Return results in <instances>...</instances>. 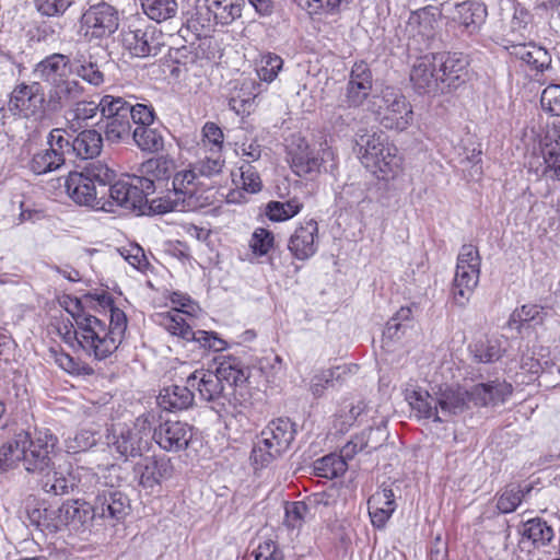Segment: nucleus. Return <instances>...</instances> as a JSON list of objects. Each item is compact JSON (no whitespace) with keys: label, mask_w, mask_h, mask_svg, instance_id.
<instances>
[{"label":"nucleus","mask_w":560,"mask_h":560,"mask_svg":"<svg viewBox=\"0 0 560 560\" xmlns=\"http://www.w3.org/2000/svg\"><path fill=\"white\" fill-rule=\"evenodd\" d=\"M217 360L215 371L196 370L186 377V383L220 417L241 413L247 404L249 369L234 355H221Z\"/></svg>","instance_id":"1"},{"label":"nucleus","mask_w":560,"mask_h":560,"mask_svg":"<svg viewBox=\"0 0 560 560\" xmlns=\"http://www.w3.org/2000/svg\"><path fill=\"white\" fill-rule=\"evenodd\" d=\"M145 173L152 174V177L132 176L127 180L115 182L108 189L110 201L126 210H139L145 213L149 210L150 202L148 196L155 192L156 189L171 191V178L173 177L174 164L166 159L149 160L144 165Z\"/></svg>","instance_id":"2"},{"label":"nucleus","mask_w":560,"mask_h":560,"mask_svg":"<svg viewBox=\"0 0 560 560\" xmlns=\"http://www.w3.org/2000/svg\"><path fill=\"white\" fill-rule=\"evenodd\" d=\"M95 295L88 293L82 298L72 296V324L73 338L80 348L89 355L97 361H102L110 357L120 346V341L113 336L106 324L98 319L95 315L85 311V304L93 303Z\"/></svg>","instance_id":"3"},{"label":"nucleus","mask_w":560,"mask_h":560,"mask_svg":"<svg viewBox=\"0 0 560 560\" xmlns=\"http://www.w3.org/2000/svg\"><path fill=\"white\" fill-rule=\"evenodd\" d=\"M129 510V498L113 488L97 491L93 502L85 498H72V532L80 535L90 533L96 520L114 526L125 520Z\"/></svg>","instance_id":"4"},{"label":"nucleus","mask_w":560,"mask_h":560,"mask_svg":"<svg viewBox=\"0 0 560 560\" xmlns=\"http://www.w3.org/2000/svg\"><path fill=\"white\" fill-rule=\"evenodd\" d=\"M116 173L101 161L89 162L83 167L77 165L72 170V201L92 209H104V196L97 187L104 189L114 185ZM107 211H113L107 209Z\"/></svg>","instance_id":"5"},{"label":"nucleus","mask_w":560,"mask_h":560,"mask_svg":"<svg viewBox=\"0 0 560 560\" xmlns=\"http://www.w3.org/2000/svg\"><path fill=\"white\" fill-rule=\"evenodd\" d=\"M208 185L200 180L196 171L189 165L173 174L171 191L165 198L152 199L149 211L163 214L174 210L191 211L202 206L199 192H202Z\"/></svg>","instance_id":"6"},{"label":"nucleus","mask_w":560,"mask_h":560,"mask_svg":"<svg viewBox=\"0 0 560 560\" xmlns=\"http://www.w3.org/2000/svg\"><path fill=\"white\" fill-rule=\"evenodd\" d=\"M296 428L289 418L280 417L271 420L260 433V439L250 453V462L255 469L269 466L281 457L295 439Z\"/></svg>","instance_id":"7"},{"label":"nucleus","mask_w":560,"mask_h":560,"mask_svg":"<svg viewBox=\"0 0 560 560\" xmlns=\"http://www.w3.org/2000/svg\"><path fill=\"white\" fill-rule=\"evenodd\" d=\"M374 98L371 110L384 128L404 131L412 124V106L400 90L386 86L381 91V95Z\"/></svg>","instance_id":"8"},{"label":"nucleus","mask_w":560,"mask_h":560,"mask_svg":"<svg viewBox=\"0 0 560 560\" xmlns=\"http://www.w3.org/2000/svg\"><path fill=\"white\" fill-rule=\"evenodd\" d=\"M34 74L51 85L50 102L61 104L70 100V66L66 55L48 56L36 66Z\"/></svg>","instance_id":"9"},{"label":"nucleus","mask_w":560,"mask_h":560,"mask_svg":"<svg viewBox=\"0 0 560 560\" xmlns=\"http://www.w3.org/2000/svg\"><path fill=\"white\" fill-rule=\"evenodd\" d=\"M58 442L49 430H38L30 440L22 442V463L30 474L42 475L51 466V453Z\"/></svg>","instance_id":"10"},{"label":"nucleus","mask_w":560,"mask_h":560,"mask_svg":"<svg viewBox=\"0 0 560 560\" xmlns=\"http://www.w3.org/2000/svg\"><path fill=\"white\" fill-rule=\"evenodd\" d=\"M119 25L117 10L108 3L102 2L90 5L80 19L78 33L85 38H105L114 34Z\"/></svg>","instance_id":"11"},{"label":"nucleus","mask_w":560,"mask_h":560,"mask_svg":"<svg viewBox=\"0 0 560 560\" xmlns=\"http://www.w3.org/2000/svg\"><path fill=\"white\" fill-rule=\"evenodd\" d=\"M287 153L293 173L300 177L318 174L323 162L335 159V152L330 148L324 149L323 156L319 159L301 136H292Z\"/></svg>","instance_id":"12"},{"label":"nucleus","mask_w":560,"mask_h":560,"mask_svg":"<svg viewBox=\"0 0 560 560\" xmlns=\"http://www.w3.org/2000/svg\"><path fill=\"white\" fill-rule=\"evenodd\" d=\"M152 422L150 416H140L131 428L124 427L119 430L113 447L124 457L141 456L149 447Z\"/></svg>","instance_id":"13"},{"label":"nucleus","mask_w":560,"mask_h":560,"mask_svg":"<svg viewBox=\"0 0 560 560\" xmlns=\"http://www.w3.org/2000/svg\"><path fill=\"white\" fill-rule=\"evenodd\" d=\"M163 34L155 26L128 27L121 32L122 47L133 57L156 56L163 47Z\"/></svg>","instance_id":"14"},{"label":"nucleus","mask_w":560,"mask_h":560,"mask_svg":"<svg viewBox=\"0 0 560 560\" xmlns=\"http://www.w3.org/2000/svg\"><path fill=\"white\" fill-rule=\"evenodd\" d=\"M373 74L365 61H357L351 68L339 108H358L364 104L372 92Z\"/></svg>","instance_id":"15"},{"label":"nucleus","mask_w":560,"mask_h":560,"mask_svg":"<svg viewBox=\"0 0 560 560\" xmlns=\"http://www.w3.org/2000/svg\"><path fill=\"white\" fill-rule=\"evenodd\" d=\"M245 0H203L197 14L202 26H229L242 18Z\"/></svg>","instance_id":"16"},{"label":"nucleus","mask_w":560,"mask_h":560,"mask_svg":"<svg viewBox=\"0 0 560 560\" xmlns=\"http://www.w3.org/2000/svg\"><path fill=\"white\" fill-rule=\"evenodd\" d=\"M194 428L179 420H165L151 432V439L164 451L178 453L186 450L192 439Z\"/></svg>","instance_id":"17"},{"label":"nucleus","mask_w":560,"mask_h":560,"mask_svg":"<svg viewBox=\"0 0 560 560\" xmlns=\"http://www.w3.org/2000/svg\"><path fill=\"white\" fill-rule=\"evenodd\" d=\"M542 162L537 159L538 165L529 162V171L538 178L560 180V128L553 127L547 130L541 140Z\"/></svg>","instance_id":"18"},{"label":"nucleus","mask_w":560,"mask_h":560,"mask_svg":"<svg viewBox=\"0 0 560 560\" xmlns=\"http://www.w3.org/2000/svg\"><path fill=\"white\" fill-rule=\"evenodd\" d=\"M156 317L159 325L172 336L186 342H194L207 350L208 345H211L213 331L194 330L180 311L159 313Z\"/></svg>","instance_id":"19"},{"label":"nucleus","mask_w":560,"mask_h":560,"mask_svg":"<svg viewBox=\"0 0 560 560\" xmlns=\"http://www.w3.org/2000/svg\"><path fill=\"white\" fill-rule=\"evenodd\" d=\"M44 102V92L38 82L21 83L11 92L8 106L12 114L27 118L42 113Z\"/></svg>","instance_id":"20"},{"label":"nucleus","mask_w":560,"mask_h":560,"mask_svg":"<svg viewBox=\"0 0 560 560\" xmlns=\"http://www.w3.org/2000/svg\"><path fill=\"white\" fill-rule=\"evenodd\" d=\"M133 472L143 489L153 490L162 480L172 478L174 466L168 457L147 456L135 465Z\"/></svg>","instance_id":"21"},{"label":"nucleus","mask_w":560,"mask_h":560,"mask_svg":"<svg viewBox=\"0 0 560 560\" xmlns=\"http://www.w3.org/2000/svg\"><path fill=\"white\" fill-rule=\"evenodd\" d=\"M488 18L487 5L479 0L456 2L452 10V22L466 34H477Z\"/></svg>","instance_id":"22"},{"label":"nucleus","mask_w":560,"mask_h":560,"mask_svg":"<svg viewBox=\"0 0 560 560\" xmlns=\"http://www.w3.org/2000/svg\"><path fill=\"white\" fill-rule=\"evenodd\" d=\"M433 59L440 63L439 73L444 89H457L468 79L469 62L463 52H443Z\"/></svg>","instance_id":"23"},{"label":"nucleus","mask_w":560,"mask_h":560,"mask_svg":"<svg viewBox=\"0 0 560 560\" xmlns=\"http://www.w3.org/2000/svg\"><path fill=\"white\" fill-rule=\"evenodd\" d=\"M63 129H54L49 135V149L42 150L34 154L31 161V170L36 174H44L55 171L65 164L62 152L63 143L69 144V140L63 138Z\"/></svg>","instance_id":"24"},{"label":"nucleus","mask_w":560,"mask_h":560,"mask_svg":"<svg viewBox=\"0 0 560 560\" xmlns=\"http://www.w3.org/2000/svg\"><path fill=\"white\" fill-rule=\"evenodd\" d=\"M318 223L314 219L305 220L290 236L288 248L294 258L306 260L317 252Z\"/></svg>","instance_id":"25"},{"label":"nucleus","mask_w":560,"mask_h":560,"mask_svg":"<svg viewBox=\"0 0 560 560\" xmlns=\"http://www.w3.org/2000/svg\"><path fill=\"white\" fill-rule=\"evenodd\" d=\"M410 81L419 94L444 92L440 73L435 69V62L428 56L419 58L413 65Z\"/></svg>","instance_id":"26"},{"label":"nucleus","mask_w":560,"mask_h":560,"mask_svg":"<svg viewBox=\"0 0 560 560\" xmlns=\"http://www.w3.org/2000/svg\"><path fill=\"white\" fill-rule=\"evenodd\" d=\"M357 154L364 167L380 166L377 155L386 151L389 147L387 137L383 132H365L358 135L355 139Z\"/></svg>","instance_id":"27"},{"label":"nucleus","mask_w":560,"mask_h":560,"mask_svg":"<svg viewBox=\"0 0 560 560\" xmlns=\"http://www.w3.org/2000/svg\"><path fill=\"white\" fill-rule=\"evenodd\" d=\"M469 406L487 407L504 402L511 395V385L500 382L479 383L467 389Z\"/></svg>","instance_id":"28"},{"label":"nucleus","mask_w":560,"mask_h":560,"mask_svg":"<svg viewBox=\"0 0 560 560\" xmlns=\"http://www.w3.org/2000/svg\"><path fill=\"white\" fill-rule=\"evenodd\" d=\"M194 389L186 385H171L164 387L158 396L159 406L170 412L190 409L195 404Z\"/></svg>","instance_id":"29"},{"label":"nucleus","mask_w":560,"mask_h":560,"mask_svg":"<svg viewBox=\"0 0 560 560\" xmlns=\"http://www.w3.org/2000/svg\"><path fill=\"white\" fill-rule=\"evenodd\" d=\"M510 49L511 56L524 62L530 71L542 72L551 63L548 50L535 43L513 44Z\"/></svg>","instance_id":"30"},{"label":"nucleus","mask_w":560,"mask_h":560,"mask_svg":"<svg viewBox=\"0 0 560 560\" xmlns=\"http://www.w3.org/2000/svg\"><path fill=\"white\" fill-rule=\"evenodd\" d=\"M406 400L418 419H432L438 423L445 421V419L440 416L438 396H432L428 390L419 388L407 392Z\"/></svg>","instance_id":"31"},{"label":"nucleus","mask_w":560,"mask_h":560,"mask_svg":"<svg viewBox=\"0 0 560 560\" xmlns=\"http://www.w3.org/2000/svg\"><path fill=\"white\" fill-rule=\"evenodd\" d=\"M349 373L347 365L320 370L312 377L310 389L315 397H322L327 388L340 387Z\"/></svg>","instance_id":"32"},{"label":"nucleus","mask_w":560,"mask_h":560,"mask_svg":"<svg viewBox=\"0 0 560 560\" xmlns=\"http://www.w3.org/2000/svg\"><path fill=\"white\" fill-rule=\"evenodd\" d=\"M439 409L444 417L457 416L470 408L467 389L460 386L447 387L438 396Z\"/></svg>","instance_id":"33"},{"label":"nucleus","mask_w":560,"mask_h":560,"mask_svg":"<svg viewBox=\"0 0 560 560\" xmlns=\"http://www.w3.org/2000/svg\"><path fill=\"white\" fill-rule=\"evenodd\" d=\"M480 269H458L456 268L453 280L452 295L454 303L464 307L479 282Z\"/></svg>","instance_id":"34"},{"label":"nucleus","mask_w":560,"mask_h":560,"mask_svg":"<svg viewBox=\"0 0 560 560\" xmlns=\"http://www.w3.org/2000/svg\"><path fill=\"white\" fill-rule=\"evenodd\" d=\"M103 147V137L95 129H84L72 140V152L82 160H93Z\"/></svg>","instance_id":"35"},{"label":"nucleus","mask_w":560,"mask_h":560,"mask_svg":"<svg viewBox=\"0 0 560 560\" xmlns=\"http://www.w3.org/2000/svg\"><path fill=\"white\" fill-rule=\"evenodd\" d=\"M440 18L441 11L439 8L425 5L411 12L408 25L411 27L417 26L420 35L430 38L434 35Z\"/></svg>","instance_id":"36"},{"label":"nucleus","mask_w":560,"mask_h":560,"mask_svg":"<svg viewBox=\"0 0 560 560\" xmlns=\"http://www.w3.org/2000/svg\"><path fill=\"white\" fill-rule=\"evenodd\" d=\"M380 166L365 167L378 179L389 180L395 178L401 171L402 158L398 154L396 147H389L382 155H377Z\"/></svg>","instance_id":"37"},{"label":"nucleus","mask_w":560,"mask_h":560,"mask_svg":"<svg viewBox=\"0 0 560 560\" xmlns=\"http://www.w3.org/2000/svg\"><path fill=\"white\" fill-rule=\"evenodd\" d=\"M131 137L135 144L143 152L156 153L164 148L163 135L153 125L136 127Z\"/></svg>","instance_id":"38"},{"label":"nucleus","mask_w":560,"mask_h":560,"mask_svg":"<svg viewBox=\"0 0 560 560\" xmlns=\"http://www.w3.org/2000/svg\"><path fill=\"white\" fill-rule=\"evenodd\" d=\"M100 102L77 101L72 102V132L83 127H93L97 124Z\"/></svg>","instance_id":"39"},{"label":"nucleus","mask_w":560,"mask_h":560,"mask_svg":"<svg viewBox=\"0 0 560 560\" xmlns=\"http://www.w3.org/2000/svg\"><path fill=\"white\" fill-rule=\"evenodd\" d=\"M474 360L478 363H493L500 360L505 349L502 341L497 338L478 340L469 347Z\"/></svg>","instance_id":"40"},{"label":"nucleus","mask_w":560,"mask_h":560,"mask_svg":"<svg viewBox=\"0 0 560 560\" xmlns=\"http://www.w3.org/2000/svg\"><path fill=\"white\" fill-rule=\"evenodd\" d=\"M143 13L152 21L162 23L178 13L177 0H140Z\"/></svg>","instance_id":"41"},{"label":"nucleus","mask_w":560,"mask_h":560,"mask_svg":"<svg viewBox=\"0 0 560 560\" xmlns=\"http://www.w3.org/2000/svg\"><path fill=\"white\" fill-rule=\"evenodd\" d=\"M256 83L252 80H245L240 90L235 91L230 100L229 106L235 112L237 115H248L254 106V102L258 96V93L255 92Z\"/></svg>","instance_id":"42"},{"label":"nucleus","mask_w":560,"mask_h":560,"mask_svg":"<svg viewBox=\"0 0 560 560\" xmlns=\"http://www.w3.org/2000/svg\"><path fill=\"white\" fill-rule=\"evenodd\" d=\"M522 534L537 548L547 546L555 537L552 527L539 517L525 522Z\"/></svg>","instance_id":"43"},{"label":"nucleus","mask_w":560,"mask_h":560,"mask_svg":"<svg viewBox=\"0 0 560 560\" xmlns=\"http://www.w3.org/2000/svg\"><path fill=\"white\" fill-rule=\"evenodd\" d=\"M544 320V308L537 304H525L511 314L508 325L521 332L525 325H538Z\"/></svg>","instance_id":"44"},{"label":"nucleus","mask_w":560,"mask_h":560,"mask_svg":"<svg viewBox=\"0 0 560 560\" xmlns=\"http://www.w3.org/2000/svg\"><path fill=\"white\" fill-rule=\"evenodd\" d=\"M96 300L102 306L109 308L110 315L107 330L122 342L128 325L125 312L114 305V300L110 295L102 294Z\"/></svg>","instance_id":"45"},{"label":"nucleus","mask_w":560,"mask_h":560,"mask_svg":"<svg viewBox=\"0 0 560 560\" xmlns=\"http://www.w3.org/2000/svg\"><path fill=\"white\" fill-rule=\"evenodd\" d=\"M303 208V202L293 197L287 201H270L266 206V215L273 222L287 221L296 215Z\"/></svg>","instance_id":"46"},{"label":"nucleus","mask_w":560,"mask_h":560,"mask_svg":"<svg viewBox=\"0 0 560 560\" xmlns=\"http://www.w3.org/2000/svg\"><path fill=\"white\" fill-rule=\"evenodd\" d=\"M129 95H104L100 100V115L104 119L128 118Z\"/></svg>","instance_id":"47"},{"label":"nucleus","mask_w":560,"mask_h":560,"mask_svg":"<svg viewBox=\"0 0 560 560\" xmlns=\"http://www.w3.org/2000/svg\"><path fill=\"white\" fill-rule=\"evenodd\" d=\"M225 161L221 152L213 151L205 156L200 158L194 164H190L196 171L197 176L200 180L205 178L210 179L221 174L224 167Z\"/></svg>","instance_id":"48"},{"label":"nucleus","mask_w":560,"mask_h":560,"mask_svg":"<svg viewBox=\"0 0 560 560\" xmlns=\"http://www.w3.org/2000/svg\"><path fill=\"white\" fill-rule=\"evenodd\" d=\"M532 487L523 489L520 485H510L505 487L502 492L498 495L497 508L503 513L514 512L522 503L526 493H529Z\"/></svg>","instance_id":"49"},{"label":"nucleus","mask_w":560,"mask_h":560,"mask_svg":"<svg viewBox=\"0 0 560 560\" xmlns=\"http://www.w3.org/2000/svg\"><path fill=\"white\" fill-rule=\"evenodd\" d=\"M314 470L319 477L334 479L343 475L347 470V463L342 456L330 454L317 459L314 463Z\"/></svg>","instance_id":"50"},{"label":"nucleus","mask_w":560,"mask_h":560,"mask_svg":"<svg viewBox=\"0 0 560 560\" xmlns=\"http://www.w3.org/2000/svg\"><path fill=\"white\" fill-rule=\"evenodd\" d=\"M128 118L136 127L153 125L156 118L153 106L149 103H139L135 95H129Z\"/></svg>","instance_id":"51"},{"label":"nucleus","mask_w":560,"mask_h":560,"mask_svg":"<svg viewBox=\"0 0 560 560\" xmlns=\"http://www.w3.org/2000/svg\"><path fill=\"white\" fill-rule=\"evenodd\" d=\"M129 118L105 119L104 137L109 143L126 142L131 136Z\"/></svg>","instance_id":"52"},{"label":"nucleus","mask_w":560,"mask_h":560,"mask_svg":"<svg viewBox=\"0 0 560 560\" xmlns=\"http://www.w3.org/2000/svg\"><path fill=\"white\" fill-rule=\"evenodd\" d=\"M98 483V477L90 468L78 466L75 471L72 470V492L74 489L84 494L96 495L95 488Z\"/></svg>","instance_id":"53"},{"label":"nucleus","mask_w":560,"mask_h":560,"mask_svg":"<svg viewBox=\"0 0 560 560\" xmlns=\"http://www.w3.org/2000/svg\"><path fill=\"white\" fill-rule=\"evenodd\" d=\"M282 66L283 59L280 56L273 52L265 54L260 58L257 74L261 81L270 83L278 77Z\"/></svg>","instance_id":"54"},{"label":"nucleus","mask_w":560,"mask_h":560,"mask_svg":"<svg viewBox=\"0 0 560 560\" xmlns=\"http://www.w3.org/2000/svg\"><path fill=\"white\" fill-rule=\"evenodd\" d=\"M373 433L374 430L370 428L369 430L363 431L361 434L355 435L351 441H349L341 450L343 459H351L357 453L364 450H368V453L377 450L378 445H369V441Z\"/></svg>","instance_id":"55"},{"label":"nucleus","mask_w":560,"mask_h":560,"mask_svg":"<svg viewBox=\"0 0 560 560\" xmlns=\"http://www.w3.org/2000/svg\"><path fill=\"white\" fill-rule=\"evenodd\" d=\"M273 233L267 229L258 228L252 235L249 247L255 255L265 256L273 247Z\"/></svg>","instance_id":"56"},{"label":"nucleus","mask_w":560,"mask_h":560,"mask_svg":"<svg viewBox=\"0 0 560 560\" xmlns=\"http://www.w3.org/2000/svg\"><path fill=\"white\" fill-rule=\"evenodd\" d=\"M351 0H299V7L306 10L310 14L334 13L339 10L342 4L349 3Z\"/></svg>","instance_id":"57"},{"label":"nucleus","mask_w":560,"mask_h":560,"mask_svg":"<svg viewBox=\"0 0 560 560\" xmlns=\"http://www.w3.org/2000/svg\"><path fill=\"white\" fill-rule=\"evenodd\" d=\"M381 497L369 498L368 510L371 518V523L374 527L381 529L384 528L392 514L395 512L393 506L386 508L385 510L380 508Z\"/></svg>","instance_id":"58"},{"label":"nucleus","mask_w":560,"mask_h":560,"mask_svg":"<svg viewBox=\"0 0 560 560\" xmlns=\"http://www.w3.org/2000/svg\"><path fill=\"white\" fill-rule=\"evenodd\" d=\"M78 62H80V65L75 67L72 63V72H75L79 78L94 86H98L104 82V74L96 63L92 61L81 62L80 60Z\"/></svg>","instance_id":"59"},{"label":"nucleus","mask_w":560,"mask_h":560,"mask_svg":"<svg viewBox=\"0 0 560 560\" xmlns=\"http://www.w3.org/2000/svg\"><path fill=\"white\" fill-rule=\"evenodd\" d=\"M120 254L130 266L142 273L147 272L151 266L144 255L143 248L137 244L130 245L129 247H124L120 249Z\"/></svg>","instance_id":"60"},{"label":"nucleus","mask_w":560,"mask_h":560,"mask_svg":"<svg viewBox=\"0 0 560 560\" xmlns=\"http://www.w3.org/2000/svg\"><path fill=\"white\" fill-rule=\"evenodd\" d=\"M238 170L242 188L250 194L260 191L262 183L256 168L249 163H242Z\"/></svg>","instance_id":"61"},{"label":"nucleus","mask_w":560,"mask_h":560,"mask_svg":"<svg viewBox=\"0 0 560 560\" xmlns=\"http://www.w3.org/2000/svg\"><path fill=\"white\" fill-rule=\"evenodd\" d=\"M307 506L302 501L287 502L284 506V524L288 528L301 527Z\"/></svg>","instance_id":"62"},{"label":"nucleus","mask_w":560,"mask_h":560,"mask_svg":"<svg viewBox=\"0 0 560 560\" xmlns=\"http://www.w3.org/2000/svg\"><path fill=\"white\" fill-rule=\"evenodd\" d=\"M340 499V490L336 487H330L324 491L315 492L308 497V503L315 509H332L337 505Z\"/></svg>","instance_id":"63"},{"label":"nucleus","mask_w":560,"mask_h":560,"mask_svg":"<svg viewBox=\"0 0 560 560\" xmlns=\"http://www.w3.org/2000/svg\"><path fill=\"white\" fill-rule=\"evenodd\" d=\"M540 104L542 109L552 116H560V85L547 86L541 93Z\"/></svg>","instance_id":"64"}]
</instances>
